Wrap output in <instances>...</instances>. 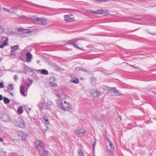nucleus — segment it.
Returning <instances> with one entry per match:
<instances>
[{"mask_svg":"<svg viewBox=\"0 0 156 156\" xmlns=\"http://www.w3.org/2000/svg\"><path fill=\"white\" fill-rule=\"evenodd\" d=\"M90 94L93 97L95 98L100 96L101 94V93L97 90H96L93 92H91Z\"/></svg>","mask_w":156,"mask_h":156,"instance_id":"nucleus-10","label":"nucleus"},{"mask_svg":"<svg viewBox=\"0 0 156 156\" xmlns=\"http://www.w3.org/2000/svg\"><path fill=\"white\" fill-rule=\"evenodd\" d=\"M19 48V46L18 45H15L11 47L12 50H13L14 51H16Z\"/></svg>","mask_w":156,"mask_h":156,"instance_id":"nucleus-27","label":"nucleus"},{"mask_svg":"<svg viewBox=\"0 0 156 156\" xmlns=\"http://www.w3.org/2000/svg\"><path fill=\"white\" fill-rule=\"evenodd\" d=\"M3 98L2 95L0 94V101L2 100Z\"/></svg>","mask_w":156,"mask_h":156,"instance_id":"nucleus-44","label":"nucleus"},{"mask_svg":"<svg viewBox=\"0 0 156 156\" xmlns=\"http://www.w3.org/2000/svg\"><path fill=\"white\" fill-rule=\"evenodd\" d=\"M137 19V20H141V19Z\"/></svg>","mask_w":156,"mask_h":156,"instance_id":"nucleus-51","label":"nucleus"},{"mask_svg":"<svg viewBox=\"0 0 156 156\" xmlns=\"http://www.w3.org/2000/svg\"><path fill=\"white\" fill-rule=\"evenodd\" d=\"M57 103L59 108H61L62 110L68 111L70 112L73 111L71 105L66 101H64V103H62L61 100L58 99L57 100Z\"/></svg>","mask_w":156,"mask_h":156,"instance_id":"nucleus-1","label":"nucleus"},{"mask_svg":"<svg viewBox=\"0 0 156 156\" xmlns=\"http://www.w3.org/2000/svg\"><path fill=\"white\" fill-rule=\"evenodd\" d=\"M4 87V84L2 82H0V87L2 88Z\"/></svg>","mask_w":156,"mask_h":156,"instance_id":"nucleus-39","label":"nucleus"},{"mask_svg":"<svg viewBox=\"0 0 156 156\" xmlns=\"http://www.w3.org/2000/svg\"><path fill=\"white\" fill-rule=\"evenodd\" d=\"M71 80L73 83H78L79 82V79L76 77L73 78V79H71Z\"/></svg>","mask_w":156,"mask_h":156,"instance_id":"nucleus-20","label":"nucleus"},{"mask_svg":"<svg viewBox=\"0 0 156 156\" xmlns=\"http://www.w3.org/2000/svg\"><path fill=\"white\" fill-rule=\"evenodd\" d=\"M117 90L116 89L115 87H113L111 88L109 91H112V92L115 93L116 92H117Z\"/></svg>","mask_w":156,"mask_h":156,"instance_id":"nucleus-31","label":"nucleus"},{"mask_svg":"<svg viewBox=\"0 0 156 156\" xmlns=\"http://www.w3.org/2000/svg\"><path fill=\"white\" fill-rule=\"evenodd\" d=\"M13 85L12 84H10L7 87V90L9 91H12L13 90L14 87H13Z\"/></svg>","mask_w":156,"mask_h":156,"instance_id":"nucleus-24","label":"nucleus"},{"mask_svg":"<svg viewBox=\"0 0 156 156\" xmlns=\"http://www.w3.org/2000/svg\"><path fill=\"white\" fill-rule=\"evenodd\" d=\"M108 140L109 145L107 147V149L108 151L111 152H113L114 149V146L112 142L108 139Z\"/></svg>","mask_w":156,"mask_h":156,"instance_id":"nucleus-6","label":"nucleus"},{"mask_svg":"<svg viewBox=\"0 0 156 156\" xmlns=\"http://www.w3.org/2000/svg\"><path fill=\"white\" fill-rule=\"evenodd\" d=\"M5 11L8 12L10 13H14L13 11H14V9L13 8H12L10 9H5Z\"/></svg>","mask_w":156,"mask_h":156,"instance_id":"nucleus-26","label":"nucleus"},{"mask_svg":"<svg viewBox=\"0 0 156 156\" xmlns=\"http://www.w3.org/2000/svg\"><path fill=\"white\" fill-rule=\"evenodd\" d=\"M23 30L21 28H20L18 29V31L19 32L20 31L21 32H23Z\"/></svg>","mask_w":156,"mask_h":156,"instance_id":"nucleus-40","label":"nucleus"},{"mask_svg":"<svg viewBox=\"0 0 156 156\" xmlns=\"http://www.w3.org/2000/svg\"><path fill=\"white\" fill-rule=\"evenodd\" d=\"M39 71H41V74L47 75L48 74V71L45 69H42L41 70H39Z\"/></svg>","mask_w":156,"mask_h":156,"instance_id":"nucleus-19","label":"nucleus"},{"mask_svg":"<svg viewBox=\"0 0 156 156\" xmlns=\"http://www.w3.org/2000/svg\"><path fill=\"white\" fill-rule=\"evenodd\" d=\"M38 153L41 156H46L48 154V151L44 148L43 150H42V151H41Z\"/></svg>","mask_w":156,"mask_h":156,"instance_id":"nucleus-14","label":"nucleus"},{"mask_svg":"<svg viewBox=\"0 0 156 156\" xmlns=\"http://www.w3.org/2000/svg\"><path fill=\"white\" fill-rule=\"evenodd\" d=\"M137 30V29H136L134 30V31H136V30Z\"/></svg>","mask_w":156,"mask_h":156,"instance_id":"nucleus-54","label":"nucleus"},{"mask_svg":"<svg viewBox=\"0 0 156 156\" xmlns=\"http://www.w3.org/2000/svg\"><path fill=\"white\" fill-rule=\"evenodd\" d=\"M14 79L16 80V81L18 79V77L16 75H15L14 76Z\"/></svg>","mask_w":156,"mask_h":156,"instance_id":"nucleus-37","label":"nucleus"},{"mask_svg":"<svg viewBox=\"0 0 156 156\" xmlns=\"http://www.w3.org/2000/svg\"><path fill=\"white\" fill-rule=\"evenodd\" d=\"M119 120L121 121L122 120L121 117L120 115L119 116Z\"/></svg>","mask_w":156,"mask_h":156,"instance_id":"nucleus-47","label":"nucleus"},{"mask_svg":"<svg viewBox=\"0 0 156 156\" xmlns=\"http://www.w3.org/2000/svg\"><path fill=\"white\" fill-rule=\"evenodd\" d=\"M52 105V103L51 102L48 101L47 103H46L44 106V108L47 109H49L50 107Z\"/></svg>","mask_w":156,"mask_h":156,"instance_id":"nucleus-13","label":"nucleus"},{"mask_svg":"<svg viewBox=\"0 0 156 156\" xmlns=\"http://www.w3.org/2000/svg\"><path fill=\"white\" fill-rule=\"evenodd\" d=\"M43 120L44 121V122H45V124H49V122L48 120V119L46 117L44 118Z\"/></svg>","mask_w":156,"mask_h":156,"instance_id":"nucleus-32","label":"nucleus"},{"mask_svg":"<svg viewBox=\"0 0 156 156\" xmlns=\"http://www.w3.org/2000/svg\"><path fill=\"white\" fill-rule=\"evenodd\" d=\"M19 18H26V16H19Z\"/></svg>","mask_w":156,"mask_h":156,"instance_id":"nucleus-43","label":"nucleus"},{"mask_svg":"<svg viewBox=\"0 0 156 156\" xmlns=\"http://www.w3.org/2000/svg\"><path fill=\"white\" fill-rule=\"evenodd\" d=\"M29 32H29V31H27V32H26V33H29Z\"/></svg>","mask_w":156,"mask_h":156,"instance_id":"nucleus-52","label":"nucleus"},{"mask_svg":"<svg viewBox=\"0 0 156 156\" xmlns=\"http://www.w3.org/2000/svg\"><path fill=\"white\" fill-rule=\"evenodd\" d=\"M50 83L51 86L52 87H56L57 86V84L56 83H55L53 82H50Z\"/></svg>","mask_w":156,"mask_h":156,"instance_id":"nucleus-33","label":"nucleus"},{"mask_svg":"<svg viewBox=\"0 0 156 156\" xmlns=\"http://www.w3.org/2000/svg\"><path fill=\"white\" fill-rule=\"evenodd\" d=\"M91 144L93 146V149L94 150L95 147L96 145V140L95 138L92 139L91 140Z\"/></svg>","mask_w":156,"mask_h":156,"instance_id":"nucleus-18","label":"nucleus"},{"mask_svg":"<svg viewBox=\"0 0 156 156\" xmlns=\"http://www.w3.org/2000/svg\"><path fill=\"white\" fill-rule=\"evenodd\" d=\"M18 112L20 114H22L23 112V109L22 107H20L17 110Z\"/></svg>","mask_w":156,"mask_h":156,"instance_id":"nucleus-28","label":"nucleus"},{"mask_svg":"<svg viewBox=\"0 0 156 156\" xmlns=\"http://www.w3.org/2000/svg\"><path fill=\"white\" fill-rule=\"evenodd\" d=\"M115 95L116 96H123V94L120 92L119 90H117V92L115 93Z\"/></svg>","mask_w":156,"mask_h":156,"instance_id":"nucleus-29","label":"nucleus"},{"mask_svg":"<svg viewBox=\"0 0 156 156\" xmlns=\"http://www.w3.org/2000/svg\"><path fill=\"white\" fill-rule=\"evenodd\" d=\"M4 103L5 104H7L9 103L10 102L9 99L5 97H4L3 98Z\"/></svg>","mask_w":156,"mask_h":156,"instance_id":"nucleus-25","label":"nucleus"},{"mask_svg":"<svg viewBox=\"0 0 156 156\" xmlns=\"http://www.w3.org/2000/svg\"><path fill=\"white\" fill-rule=\"evenodd\" d=\"M37 63H39L40 62V61L39 60H37Z\"/></svg>","mask_w":156,"mask_h":156,"instance_id":"nucleus-48","label":"nucleus"},{"mask_svg":"<svg viewBox=\"0 0 156 156\" xmlns=\"http://www.w3.org/2000/svg\"><path fill=\"white\" fill-rule=\"evenodd\" d=\"M102 12V9H98L96 11H94V12H93V14H101V12Z\"/></svg>","mask_w":156,"mask_h":156,"instance_id":"nucleus-21","label":"nucleus"},{"mask_svg":"<svg viewBox=\"0 0 156 156\" xmlns=\"http://www.w3.org/2000/svg\"><path fill=\"white\" fill-rule=\"evenodd\" d=\"M10 94L12 96L13 95V94H12V93L11 92V91H9Z\"/></svg>","mask_w":156,"mask_h":156,"instance_id":"nucleus-46","label":"nucleus"},{"mask_svg":"<svg viewBox=\"0 0 156 156\" xmlns=\"http://www.w3.org/2000/svg\"><path fill=\"white\" fill-rule=\"evenodd\" d=\"M4 37L3 36H0V43L3 40Z\"/></svg>","mask_w":156,"mask_h":156,"instance_id":"nucleus-38","label":"nucleus"},{"mask_svg":"<svg viewBox=\"0 0 156 156\" xmlns=\"http://www.w3.org/2000/svg\"><path fill=\"white\" fill-rule=\"evenodd\" d=\"M14 51L13 50H11V55H16V54H15V52H14Z\"/></svg>","mask_w":156,"mask_h":156,"instance_id":"nucleus-36","label":"nucleus"},{"mask_svg":"<svg viewBox=\"0 0 156 156\" xmlns=\"http://www.w3.org/2000/svg\"><path fill=\"white\" fill-rule=\"evenodd\" d=\"M37 23L41 25H45L47 24V22L44 19L40 18H37Z\"/></svg>","mask_w":156,"mask_h":156,"instance_id":"nucleus-9","label":"nucleus"},{"mask_svg":"<svg viewBox=\"0 0 156 156\" xmlns=\"http://www.w3.org/2000/svg\"><path fill=\"white\" fill-rule=\"evenodd\" d=\"M1 119L2 120L5 122H9L11 121L9 116L6 113H4L2 115Z\"/></svg>","mask_w":156,"mask_h":156,"instance_id":"nucleus-8","label":"nucleus"},{"mask_svg":"<svg viewBox=\"0 0 156 156\" xmlns=\"http://www.w3.org/2000/svg\"><path fill=\"white\" fill-rule=\"evenodd\" d=\"M14 119H12V122L16 126L21 128H23L25 126V122L20 117L17 116H15Z\"/></svg>","mask_w":156,"mask_h":156,"instance_id":"nucleus-2","label":"nucleus"},{"mask_svg":"<svg viewBox=\"0 0 156 156\" xmlns=\"http://www.w3.org/2000/svg\"><path fill=\"white\" fill-rule=\"evenodd\" d=\"M109 11L108 10L105 9L103 10L102 12H101V15L104 16H106L109 13Z\"/></svg>","mask_w":156,"mask_h":156,"instance_id":"nucleus-22","label":"nucleus"},{"mask_svg":"<svg viewBox=\"0 0 156 156\" xmlns=\"http://www.w3.org/2000/svg\"><path fill=\"white\" fill-rule=\"evenodd\" d=\"M35 145L38 153L41 151H42V150H43L44 148V144L40 140H36L35 142Z\"/></svg>","mask_w":156,"mask_h":156,"instance_id":"nucleus-3","label":"nucleus"},{"mask_svg":"<svg viewBox=\"0 0 156 156\" xmlns=\"http://www.w3.org/2000/svg\"><path fill=\"white\" fill-rule=\"evenodd\" d=\"M3 141H4V140H3V138L2 137H0V142H3Z\"/></svg>","mask_w":156,"mask_h":156,"instance_id":"nucleus-42","label":"nucleus"},{"mask_svg":"<svg viewBox=\"0 0 156 156\" xmlns=\"http://www.w3.org/2000/svg\"><path fill=\"white\" fill-rule=\"evenodd\" d=\"M43 100V101H41L37 104V106L41 110H42L43 108H44V100Z\"/></svg>","mask_w":156,"mask_h":156,"instance_id":"nucleus-15","label":"nucleus"},{"mask_svg":"<svg viewBox=\"0 0 156 156\" xmlns=\"http://www.w3.org/2000/svg\"><path fill=\"white\" fill-rule=\"evenodd\" d=\"M1 127H0V132H1Z\"/></svg>","mask_w":156,"mask_h":156,"instance_id":"nucleus-53","label":"nucleus"},{"mask_svg":"<svg viewBox=\"0 0 156 156\" xmlns=\"http://www.w3.org/2000/svg\"><path fill=\"white\" fill-rule=\"evenodd\" d=\"M76 70H77L79 71V73H81L80 72L82 71L83 72H87V71L86 70L84 69L81 68V67H79L78 68H76Z\"/></svg>","mask_w":156,"mask_h":156,"instance_id":"nucleus-23","label":"nucleus"},{"mask_svg":"<svg viewBox=\"0 0 156 156\" xmlns=\"http://www.w3.org/2000/svg\"><path fill=\"white\" fill-rule=\"evenodd\" d=\"M130 66H131L132 67H133L135 68V66H133V65H130Z\"/></svg>","mask_w":156,"mask_h":156,"instance_id":"nucleus-50","label":"nucleus"},{"mask_svg":"<svg viewBox=\"0 0 156 156\" xmlns=\"http://www.w3.org/2000/svg\"><path fill=\"white\" fill-rule=\"evenodd\" d=\"M4 28L3 27L0 25V34H2L3 32Z\"/></svg>","mask_w":156,"mask_h":156,"instance_id":"nucleus-34","label":"nucleus"},{"mask_svg":"<svg viewBox=\"0 0 156 156\" xmlns=\"http://www.w3.org/2000/svg\"><path fill=\"white\" fill-rule=\"evenodd\" d=\"M84 40V38L83 37H80L76 39L75 41L73 42H69L67 43V44H72V45L73 47L75 48H77L80 49L82 50L83 48H79L76 44V43L79 40Z\"/></svg>","mask_w":156,"mask_h":156,"instance_id":"nucleus-4","label":"nucleus"},{"mask_svg":"<svg viewBox=\"0 0 156 156\" xmlns=\"http://www.w3.org/2000/svg\"><path fill=\"white\" fill-rule=\"evenodd\" d=\"M26 61L28 62H30L31 60V58L32 57V55L29 52H28L26 54Z\"/></svg>","mask_w":156,"mask_h":156,"instance_id":"nucleus-12","label":"nucleus"},{"mask_svg":"<svg viewBox=\"0 0 156 156\" xmlns=\"http://www.w3.org/2000/svg\"><path fill=\"white\" fill-rule=\"evenodd\" d=\"M94 120H97L99 121L100 120V118H98V119H95V118H94Z\"/></svg>","mask_w":156,"mask_h":156,"instance_id":"nucleus-45","label":"nucleus"},{"mask_svg":"<svg viewBox=\"0 0 156 156\" xmlns=\"http://www.w3.org/2000/svg\"><path fill=\"white\" fill-rule=\"evenodd\" d=\"M25 87L24 85H22L20 87V92L22 95L26 96V94H25L24 92Z\"/></svg>","mask_w":156,"mask_h":156,"instance_id":"nucleus-16","label":"nucleus"},{"mask_svg":"<svg viewBox=\"0 0 156 156\" xmlns=\"http://www.w3.org/2000/svg\"><path fill=\"white\" fill-rule=\"evenodd\" d=\"M64 18L65 19V20L66 22H71L74 20L73 18L71 17L68 15H65Z\"/></svg>","mask_w":156,"mask_h":156,"instance_id":"nucleus-11","label":"nucleus"},{"mask_svg":"<svg viewBox=\"0 0 156 156\" xmlns=\"http://www.w3.org/2000/svg\"><path fill=\"white\" fill-rule=\"evenodd\" d=\"M75 132L77 136H83L84 135L86 131L84 129L81 128L76 130Z\"/></svg>","mask_w":156,"mask_h":156,"instance_id":"nucleus-5","label":"nucleus"},{"mask_svg":"<svg viewBox=\"0 0 156 156\" xmlns=\"http://www.w3.org/2000/svg\"><path fill=\"white\" fill-rule=\"evenodd\" d=\"M17 135L20 140H24L26 139V135L22 131H19L17 132Z\"/></svg>","mask_w":156,"mask_h":156,"instance_id":"nucleus-7","label":"nucleus"},{"mask_svg":"<svg viewBox=\"0 0 156 156\" xmlns=\"http://www.w3.org/2000/svg\"><path fill=\"white\" fill-rule=\"evenodd\" d=\"M78 153L81 156H85L82 150H80L78 151Z\"/></svg>","mask_w":156,"mask_h":156,"instance_id":"nucleus-30","label":"nucleus"},{"mask_svg":"<svg viewBox=\"0 0 156 156\" xmlns=\"http://www.w3.org/2000/svg\"><path fill=\"white\" fill-rule=\"evenodd\" d=\"M29 81L30 83V84H28V86H30L32 83H33V81L32 80H30V79H29Z\"/></svg>","mask_w":156,"mask_h":156,"instance_id":"nucleus-41","label":"nucleus"},{"mask_svg":"<svg viewBox=\"0 0 156 156\" xmlns=\"http://www.w3.org/2000/svg\"><path fill=\"white\" fill-rule=\"evenodd\" d=\"M119 118H116V120H117V121H120V120H119Z\"/></svg>","mask_w":156,"mask_h":156,"instance_id":"nucleus-49","label":"nucleus"},{"mask_svg":"<svg viewBox=\"0 0 156 156\" xmlns=\"http://www.w3.org/2000/svg\"><path fill=\"white\" fill-rule=\"evenodd\" d=\"M8 44V38L6 39L4 41L2 44L0 45V48H3V47L7 45Z\"/></svg>","mask_w":156,"mask_h":156,"instance_id":"nucleus-17","label":"nucleus"},{"mask_svg":"<svg viewBox=\"0 0 156 156\" xmlns=\"http://www.w3.org/2000/svg\"><path fill=\"white\" fill-rule=\"evenodd\" d=\"M87 11L88 13H92L93 14V12H94V10H93L91 9H88Z\"/></svg>","mask_w":156,"mask_h":156,"instance_id":"nucleus-35","label":"nucleus"}]
</instances>
